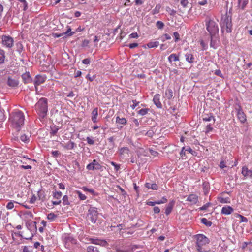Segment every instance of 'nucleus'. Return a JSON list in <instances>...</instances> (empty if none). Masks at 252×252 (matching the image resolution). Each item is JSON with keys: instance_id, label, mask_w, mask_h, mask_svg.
<instances>
[{"instance_id": "a878e982", "label": "nucleus", "mask_w": 252, "mask_h": 252, "mask_svg": "<svg viewBox=\"0 0 252 252\" xmlns=\"http://www.w3.org/2000/svg\"><path fill=\"white\" fill-rule=\"evenodd\" d=\"M186 60L189 63L193 62L194 57L192 54L190 53H187L185 54Z\"/></svg>"}, {"instance_id": "ddd939ff", "label": "nucleus", "mask_w": 252, "mask_h": 252, "mask_svg": "<svg viewBox=\"0 0 252 252\" xmlns=\"http://www.w3.org/2000/svg\"><path fill=\"white\" fill-rule=\"evenodd\" d=\"M116 123L118 128L121 129L126 124V120L125 118H120L119 116H117Z\"/></svg>"}, {"instance_id": "473e14b6", "label": "nucleus", "mask_w": 252, "mask_h": 252, "mask_svg": "<svg viewBox=\"0 0 252 252\" xmlns=\"http://www.w3.org/2000/svg\"><path fill=\"white\" fill-rule=\"evenodd\" d=\"M53 197L57 200H61L62 193L61 191H55L53 194Z\"/></svg>"}, {"instance_id": "72a5a7b5", "label": "nucleus", "mask_w": 252, "mask_h": 252, "mask_svg": "<svg viewBox=\"0 0 252 252\" xmlns=\"http://www.w3.org/2000/svg\"><path fill=\"white\" fill-rule=\"evenodd\" d=\"M57 217V216L53 213H49L47 215V219L50 221H54Z\"/></svg>"}, {"instance_id": "4468645a", "label": "nucleus", "mask_w": 252, "mask_h": 252, "mask_svg": "<svg viewBox=\"0 0 252 252\" xmlns=\"http://www.w3.org/2000/svg\"><path fill=\"white\" fill-rule=\"evenodd\" d=\"M89 241L91 243L96 245H99L102 246H107L108 245V243L106 241L103 240H99L95 238H90Z\"/></svg>"}, {"instance_id": "dca6fc26", "label": "nucleus", "mask_w": 252, "mask_h": 252, "mask_svg": "<svg viewBox=\"0 0 252 252\" xmlns=\"http://www.w3.org/2000/svg\"><path fill=\"white\" fill-rule=\"evenodd\" d=\"M234 211V209L232 207L230 206H225L222 207L221 214L224 215H229L231 214Z\"/></svg>"}, {"instance_id": "4c0bfd02", "label": "nucleus", "mask_w": 252, "mask_h": 252, "mask_svg": "<svg viewBox=\"0 0 252 252\" xmlns=\"http://www.w3.org/2000/svg\"><path fill=\"white\" fill-rule=\"evenodd\" d=\"M24 215L25 216V217L27 219H32V218H33V214L32 213L30 212V211H26L24 213Z\"/></svg>"}, {"instance_id": "3c124183", "label": "nucleus", "mask_w": 252, "mask_h": 252, "mask_svg": "<svg viewBox=\"0 0 252 252\" xmlns=\"http://www.w3.org/2000/svg\"><path fill=\"white\" fill-rule=\"evenodd\" d=\"M238 215L241 218L240 222H247L248 221V220L246 217H244L243 216L240 214H238Z\"/></svg>"}, {"instance_id": "5701e85b", "label": "nucleus", "mask_w": 252, "mask_h": 252, "mask_svg": "<svg viewBox=\"0 0 252 252\" xmlns=\"http://www.w3.org/2000/svg\"><path fill=\"white\" fill-rule=\"evenodd\" d=\"M203 189L204 190V194L206 195L208 193L210 189V184L208 182H204L202 184Z\"/></svg>"}, {"instance_id": "69168bd1", "label": "nucleus", "mask_w": 252, "mask_h": 252, "mask_svg": "<svg viewBox=\"0 0 252 252\" xmlns=\"http://www.w3.org/2000/svg\"><path fill=\"white\" fill-rule=\"evenodd\" d=\"M138 37V35L137 32H133L129 35L130 38H136Z\"/></svg>"}, {"instance_id": "a19ab883", "label": "nucleus", "mask_w": 252, "mask_h": 252, "mask_svg": "<svg viewBox=\"0 0 252 252\" xmlns=\"http://www.w3.org/2000/svg\"><path fill=\"white\" fill-rule=\"evenodd\" d=\"M21 2L23 6V10L26 11L28 8V3L26 0H17Z\"/></svg>"}, {"instance_id": "f8f14e48", "label": "nucleus", "mask_w": 252, "mask_h": 252, "mask_svg": "<svg viewBox=\"0 0 252 252\" xmlns=\"http://www.w3.org/2000/svg\"><path fill=\"white\" fill-rule=\"evenodd\" d=\"M62 146L65 149L71 150L74 149L76 147V144L72 141L69 140L66 143H61Z\"/></svg>"}, {"instance_id": "0eeeda50", "label": "nucleus", "mask_w": 252, "mask_h": 252, "mask_svg": "<svg viewBox=\"0 0 252 252\" xmlns=\"http://www.w3.org/2000/svg\"><path fill=\"white\" fill-rule=\"evenodd\" d=\"M1 43L2 45L7 48H11L14 45L13 38L9 36L3 35L1 36Z\"/></svg>"}, {"instance_id": "2f4dec72", "label": "nucleus", "mask_w": 252, "mask_h": 252, "mask_svg": "<svg viewBox=\"0 0 252 252\" xmlns=\"http://www.w3.org/2000/svg\"><path fill=\"white\" fill-rule=\"evenodd\" d=\"M22 77L25 83H28L31 80V77L29 73H25L23 74Z\"/></svg>"}, {"instance_id": "1a4fd4ad", "label": "nucleus", "mask_w": 252, "mask_h": 252, "mask_svg": "<svg viewBox=\"0 0 252 252\" xmlns=\"http://www.w3.org/2000/svg\"><path fill=\"white\" fill-rule=\"evenodd\" d=\"M47 79L46 75H37L34 81V85L36 91L38 90V86L45 82Z\"/></svg>"}, {"instance_id": "20e7f679", "label": "nucleus", "mask_w": 252, "mask_h": 252, "mask_svg": "<svg viewBox=\"0 0 252 252\" xmlns=\"http://www.w3.org/2000/svg\"><path fill=\"white\" fill-rule=\"evenodd\" d=\"M220 25L222 32H223L225 28L227 33H231L232 30L231 16H229L226 13L224 16H222L221 17Z\"/></svg>"}, {"instance_id": "338daca9", "label": "nucleus", "mask_w": 252, "mask_h": 252, "mask_svg": "<svg viewBox=\"0 0 252 252\" xmlns=\"http://www.w3.org/2000/svg\"><path fill=\"white\" fill-rule=\"evenodd\" d=\"M213 130V127L212 126H211V125L209 124V125H208L207 126H206V131H205V133H208L209 131H211Z\"/></svg>"}, {"instance_id": "cd10ccee", "label": "nucleus", "mask_w": 252, "mask_h": 252, "mask_svg": "<svg viewBox=\"0 0 252 252\" xmlns=\"http://www.w3.org/2000/svg\"><path fill=\"white\" fill-rule=\"evenodd\" d=\"M37 195L39 199L42 201L46 199V195L44 194V192L42 190H40L38 191Z\"/></svg>"}, {"instance_id": "864d4df0", "label": "nucleus", "mask_w": 252, "mask_h": 252, "mask_svg": "<svg viewBox=\"0 0 252 252\" xmlns=\"http://www.w3.org/2000/svg\"><path fill=\"white\" fill-rule=\"evenodd\" d=\"M95 77L96 76L95 75L91 76L90 74H88L86 76V78L91 82L94 81Z\"/></svg>"}, {"instance_id": "c756f323", "label": "nucleus", "mask_w": 252, "mask_h": 252, "mask_svg": "<svg viewBox=\"0 0 252 252\" xmlns=\"http://www.w3.org/2000/svg\"><path fill=\"white\" fill-rule=\"evenodd\" d=\"M159 45V43L158 41L150 42L147 44V47L149 48L157 47Z\"/></svg>"}, {"instance_id": "774afa93", "label": "nucleus", "mask_w": 252, "mask_h": 252, "mask_svg": "<svg viewBox=\"0 0 252 252\" xmlns=\"http://www.w3.org/2000/svg\"><path fill=\"white\" fill-rule=\"evenodd\" d=\"M86 140H87V143L90 145H93L94 143V140L91 139L89 137H87Z\"/></svg>"}, {"instance_id": "49530a36", "label": "nucleus", "mask_w": 252, "mask_h": 252, "mask_svg": "<svg viewBox=\"0 0 252 252\" xmlns=\"http://www.w3.org/2000/svg\"><path fill=\"white\" fill-rule=\"evenodd\" d=\"M59 128L56 126H53L51 127V130L50 132V134L52 135H55L58 132Z\"/></svg>"}, {"instance_id": "393cba45", "label": "nucleus", "mask_w": 252, "mask_h": 252, "mask_svg": "<svg viewBox=\"0 0 252 252\" xmlns=\"http://www.w3.org/2000/svg\"><path fill=\"white\" fill-rule=\"evenodd\" d=\"M217 200L219 202L221 203H229L230 202V198L229 197L223 198L219 196L217 197Z\"/></svg>"}, {"instance_id": "79ce46f5", "label": "nucleus", "mask_w": 252, "mask_h": 252, "mask_svg": "<svg viewBox=\"0 0 252 252\" xmlns=\"http://www.w3.org/2000/svg\"><path fill=\"white\" fill-rule=\"evenodd\" d=\"M63 204L64 205H67L69 204L68 201V197L67 195H64L63 198Z\"/></svg>"}, {"instance_id": "a211bd4d", "label": "nucleus", "mask_w": 252, "mask_h": 252, "mask_svg": "<svg viewBox=\"0 0 252 252\" xmlns=\"http://www.w3.org/2000/svg\"><path fill=\"white\" fill-rule=\"evenodd\" d=\"M7 84L10 87H15L18 86V81L17 80L8 77L7 80Z\"/></svg>"}, {"instance_id": "f03ea898", "label": "nucleus", "mask_w": 252, "mask_h": 252, "mask_svg": "<svg viewBox=\"0 0 252 252\" xmlns=\"http://www.w3.org/2000/svg\"><path fill=\"white\" fill-rule=\"evenodd\" d=\"M35 110L40 117L44 118L48 111L47 99L40 98L35 106Z\"/></svg>"}, {"instance_id": "bb28decb", "label": "nucleus", "mask_w": 252, "mask_h": 252, "mask_svg": "<svg viewBox=\"0 0 252 252\" xmlns=\"http://www.w3.org/2000/svg\"><path fill=\"white\" fill-rule=\"evenodd\" d=\"M5 59V51L0 48V64L3 63L4 62Z\"/></svg>"}, {"instance_id": "6e6552de", "label": "nucleus", "mask_w": 252, "mask_h": 252, "mask_svg": "<svg viewBox=\"0 0 252 252\" xmlns=\"http://www.w3.org/2000/svg\"><path fill=\"white\" fill-rule=\"evenodd\" d=\"M235 110L237 112L238 119L241 123H244L246 121V115L243 112L241 105L238 103L236 104Z\"/></svg>"}, {"instance_id": "4d7b16f0", "label": "nucleus", "mask_w": 252, "mask_h": 252, "mask_svg": "<svg viewBox=\"0 0 252 252\" xmlns=\"http://www.w3.org/2000/svg\"><path fill=\"white\" fill-rule=\"evenodd\" d=\"M160 6L159 5H157L155 9L153 10V13L154 14H157L159 12Z\"/></svg>"}, {"instance_id": "f257e3e1", "label": "nucleus", "mask_w": 252, "mask_h": 252, "mask_svg": "<svg viewBox=\"0 0 252 252\" xmlns=\"http://www.w3.org/2000/svg\"><path fill=\"white\" fill-rule=\"evenodd\" d=\"M24 120L23 113L18 110L12 112L9 117V121L13 127L17 131H19L21 126H23Z\"/></svg>"}, {"instance_id": "7c9ffc66", "label": "nucleus", "mask_w": 252, "mask_h": 252, "mask_svg": "<svg viewBox=\"0 0 252 252\" xmlns=\"http://www.w3.org/2000/svg\"><path fill=\"white\" fill-rule=\"evenodd\" d=\"M165 95L166 97L170 99L173 97V91L171 89H168L165 92Z\"/></svg>"}, {"instance_id": "c03bdc74", "label": "nucleus", "mask_w": 252, "mask_h": 252, "mask_svg": "<svg viewBox=\"0 0 252 252\" xmlns=\"http://www.w3.org/2000/svg\"><path fill=\"white\" fill-rule=\"evenodd\" d=\"M129 149L127 147H123L121 148L120 152L121 155L124 154L125 153L128 154Z\"/></svg>"}, {"instance_id": "5fc2aeb1", "label": "nucleus", "mask_w": 252, "mask_h": 252, "mask_svg": "<svg viewBox=\"0 0 252 252\" xmlns=\"http://www.w3.org/2000/svg\"><path fill=\"white\" fill-rule=\"evenodd\" d=\"M5 119V118L4 113L3 111L0 109V122L3 121Z\"/></svg>"}, {"instance_id": "58836bf2", "label": "nucleus", "mask_w": 252, "mask_h": 252, "mask_svg": "<svg viewBox=\"0 0 252 252\" xmlns=\"http://www.w3.org/2000/svg\"><path fill=\"white\" fill-rule=\"evenodd\" d=\"M156 25L158 29H162L164 26V24L160 21H158L156 22Z\"/></svg>"}, {"instance_id": "bf43d9fd", "label": "nucleus", "mask_w": 252, "mask_h": 252, "mask_svg": "<svg viewBox=\"0 0 252 252\" xmlns=\"http://www.w3.org/2000/svg\"><path fill=\"white\" fill-rule=\"evenodd\" d=\"M210 203H207L202 206L201 207L199 208L200 210H206L210 205Z\"/></svg>"}, {"instance_id": "412c9836", "label": "nucleus", "mask_w": 252, "mask_h": 252, "mask_svg": "<svg viewBox=\"0 0 252 252\" xmlns=\"http://www.w3.org/2000/svg\"><path fill=\"white\" fill-rule=\"evenodd\" d=\"M98 116V109L94 108L92 112V120L94 123L97 122V117Z\"/></svg>"}, {"instance_id": "de8ad7c7", "label": "nucleus", "mask_w": 252, "mask_h": 252, "mask_svg": "<svg viewBox=\"0 0 252 252\" xmlns=\"http://www.w3.org/2000/svg\"><path fill=\"white\" fill-rule=\"evenodd\" d=\"M173 35L175 37V42H178L180 40V35H179V33L177 32H175L173 33Z\"/></svg>"}, {"instance_id": "4be33fe9", "label": "nucleus", "mask_w": 252, "mask_h": 252, "mask_svg": "<svg viewBox=\"0 0 252 252\" xmlns=\"http://www.w3.org/2000/svg\"><path fill=\"white\" fill-rule=\"evenodd\" d=\"M169 62L171 63L172 61H179V57L176 54H171L168 58Z\"/></svg>"}, {"instance_id": "f3484780", "label": "nucleus", "mask_w": 252, "mask_h": 252, "mask_svg": "<svg viewBox=\"0 0 252 252\" xmlns=\"http://www.w3.org/2000/svg\"><path fill=\"white\" fill-rule=\"evenodd\" d=\"M175 204V201L173 200L170 201L165 209V213L166 215H169L173 208Z\"/></svg>"}, {"instance_id": "e433bc0d", "label": "nucleus", "mask_w": 252, "mask_h": 252, "mask_svg": "<svg viewBox=\"0 0 252 252\" xmlns=\"http://www.w3.org/2000/svg\"><path fill=\"white\" fill-rule=\"evenodd\" d=\"M149 111V109H148V108H143V109L139 110L138 111V114H140L141 116H144V115H146Z\"/></svg>"}, {"instance_id": "b1692460", "label": "nucleus", "mask_w": 252, "mask_h": 252, "mask_svg": "<svg viewBox=\"0 0 252 252\" xmlns=\"http://www.w3.org/2000/svg\"><path fill=\"white\" fill-rule=\"evenodd\" d=\"M145 186L146 188L151 189L153 190H158V186L156 183L150 184L149 183H146Z\"/></svg>"}, {"instance_id": "e2e57ef3", "label": "nucleus", "mask_w": 252, "mask_h": 252, "mask_svg": "<svg viewBox=\"0 0 252 252\" xmlns=\"http://www.w3.org/2000/svg\"><path fill=\"white\" fill-rule=\"evenodd\" d=\"M248 0H244L243 1L242 5H241V9L242 10H244L245 9V7L246 6V5L248 4Z\"/></svg>"}, {"instance_id": "680f3d73", "label": "nucleus", "mask_w": 252, "mask_h": 252, "mask_svg": "<svg viewBox=\"0 0 252 252\" xmlns=\"http://www.w3.org/2000/svg\"><path fill=\"white\" fill-rule=\"evenodd\" d=\"M36 197L35 196V195H33L32 196V197L30 198V200L29 201V202L31 204H33L35 203V202L36 201Z\"/></svg>"}, {"instance_id": "6ab92c4d", "label": "nucleus", "mask_w": 252, "mask_h": 252, "mask_svg": "<svg viewBox=\"0 0 252 252\" xmlns=\"http://www.w3.org/2000/svg\"><path fill=\"white\" fill-rule=\"evenodd\" d=\"M242 174L245 176H252V170H249L246 166H243L242 170Z\"/></svg>"}, {"instance_id": "a18cd8bd", "label": "nucleus", "mask_w": 252, "mask_h": 252, "mask_svg": "<svg viewBox=\"0 0 252 252\" xmlns=\"http://www.w3.org/2000/svg\"><path fill=\"white\" fill-rule=\"evenodd\" d=\"M166 11H168L170 15L174 16L176 13V11L174 9H171L170 7H167L166 8Z\"/></svg>"}, {"instance_id": "09e8293b", "label": "nucleus", "mask_w": 252, "mask_h": 252, "mask_svg": "<svg viewBox=\"0 0 252 252\" xmlns=\"http://www.w3.org/2000/svg\"><path fill=\"white\" fill-rule=\"evenodd\" d=\"M20 139L23 142H26L28 141L29 138H28V136L26 135L25 134H23L21 135Z\"/></svg>"}, {"instance_id": "37998d69", "label": "nucleus", "mask_w": 252, "mask_h": 252, "mask_svg": "<svg viewBox=\"0 0 252 252\" xmlns=\"http://www.w3.org/2000/svg\"><path fill=\"white\" fill-rule=\"evenodd\" d=\"M97 248L93 246H88L87 249L88 252H95Z\"/></svg>"}, {"instance_id": "c9c22d12", "label": "nucleus", "mask_w": 252, "mask_h": 252, "mask_svg": "<svg viewBox=\"0 0 252 252\" xmlns=\"http://www.w3.org/2000/svg\"><path fill=\"white\" fill-rule=\"evenodd\" d=\"M203 120L205 122L211 121L212 120L213 124H214L215 122V119L213 115H210V116L208 117H203Z\"/></svg>"}, {"instance_id": "0e129e2a", "label": "nucleus", "mask_w": 252, "mask_h": 252, "mask_svg": "<svg viewBox=\"0 0 252 252\" xmlns=\"http://www.w3.org/2000/svg\"><path fill=\"white\" fill-rule=\"evenodd\" d=\"M132 102L133 103V104L132 105H131V107L132 109H134L139 103V102H137L136 100H133Z\"/></svg>"}, {"instance_id": "c85d7f7f", "label": "nucleus", "mask_w": 252, "mask_h": 252, "mask_svg": "<svg viewBox=\"0 0 252 252\" xmlns=\"http://www.w3.org/2000/svg\"><path fill=\"white\" fill-rule=\"evenodd\" d=\"M201 222L207 227H210L212 225V222L205 218H203L201 219Z\"/></svg>"}, {"instance_id": "aec40b11", "label": "nucleus", "mask_w": 252, "mask_h": 252, "mask_svg": "<svg viewBox=\"0 0 252 252\" xmlns=\"http://www.w3.org/2000/svg\"><path fill=\"white\" fill-rule=\"evenodd\" d=\"M187 200L192 204H195L198 201V197L195 194H190L188 197Z\"/></svg>"}, {"instance_id": "2eb2a0df", "label": "nucleus", "mask_w": 252, "mask_h": 252, "mask_svg": "<svg viewBox=\"0 0 252 252\" xmlns=\"http://www.w3.org/2000/svg\"><path fill=\"white\" fill-rule=\"evenodd\" d=\"M160 95L158 94H157L155 95L153 98V101L154 104L158 108H162V104L160 101Z\"/></svg>"}, {"instance_id": "8fccbe9b", "label": "nucleus", "mask_w": 252, "mask_h": 252, "mask_svg": "<svg viewBox=\"0 0 252 252\" xmlns=\"http://www.w3.org/2000/svg\"><path fill=\"white\" fill-rule=\"evenodd\" d=\"M111 165L114 166V169L116 171H118L120 168V164H118L114 162L111 161Z\"/></svg>"}, {"instance_id": "7ed1b4c3", "label": "nucleus", "mask_w": 252, "mask_h": 252, "mask_svg": "<svg viewBox=\"0 0 252 252\" xmlns=\"http://www.w3.org/2000/svg\"><path fill=\"white\" fill-rule=\"evenodd\" d=\"M196 238V248L198 252H209V250H207L204 248L205 246L209 243V239L203 234H199L195 235Z\"/></svg>"}, {"instance_id": "f704fd0d", "label": "nucleus", "mask_w": 252, "mask_h": 252, "mask_svg": "<svg viewBox=\"0 0 252 252\" xmlns=\"http://www.w3.org/2000/svg\"><path fill=\"white\" fill-rule=\"evenodd\" d=\"M75 192L78 195L81 200H85L86 199V196L82 194L79 190H75Z\"/></svg>"}, {"instance_id": "9b49d317", "label": "nucleus", "mask_w": 252, "mask_h": 252, "mask_svg": "<svg viewBox=\"0 0 252 252\" xmlns=\"http://www.w3.org/2000/svg\"><path fill=\"white\" fill-rule=\"evenodd\" d=\"M210 47L216 49L219 46L220 43V40L216 37V35H210Z\"/></svg>"}, {"instance_id": "ea45409f", "label": "nucleus", "mask_w": 252, "mask_h": 252, "mask_svg": "<svg viewBox=\"0 0 252 252\" xmlns=\"http://www.w3.org/2000/svg\"><path fill=\"white\" fill-rule=\"evenodd\" d=\"M23 252H33L32 247L29 246H25L23 249Z\"/></svg>"}, {"instance_id": "39448f33", "label": "nucleus", "mask_w": 252, "mask_h": 252, "mask_svg": "<svg viewBox=\"0 0 252 252\" xmlns=\"http://www.w3.org/2000/svg\"><path fill=\"white\" fill-rule=\"evenodd\" d=\"M206 29L209 32L210 35H216L219 32V28L217 24L210 18H207L205 20Z\"/></svg>"}, {"instance_id": "052dcab7", "label": "nucleus", "mask_w": 252, "mask_h": 252, "mask_svg": "<svg viewBox=\"0 0 252 252\" xmlns=\"http://www.w3.org/2000/svg\"><path fill=\"white\" fill-rule=\"evenodd\" d=\"M66 242H70L73 244L76 243V240L71 237H68L66 238Z\"/></svg>"}, {"instance_id": "603ef678", "label": "nucleus", "mask_w": 252, "mask_h": 252, "mask_svg": "<svg viewBox=\"0 0 252 252\" xmlns=\"http://www.w3.org/2000/svg\"><path fill=\"white\" fill-rule=\"evenodd\" d=\"M82 189L85 191H88L93 194L94 193V189H88L86 187H83Z\"/></svg>"}, {"instance_id": "13d9d810", "label": "nucleus", "mask_w": 252, "mask_h": 252, "mask_svg": "<svg viewBox=\"0 0 252 252\" xmlns=\"http://www.w3.org/2000/svg\"><path fill=\"white\" fill-rule=\"evenodd\" d=\"M167 201V198L165 197H163L160 200L157 201V204L164 203H166Z\"/></svg>"}, {"instance_id": "423d86ee", "label": "nucleus", "mask_w": 252, "mask_h": 252, "mask_svg": "<svg viewBox=\"0 0 252 252\" xmlns=\"http://www.w3.org/2000/svg\"><path fill=\"white\" fill-rule=\"evenodd\" d=\"M98 211L95 207H91L88 210V220L92 223H95L98 218Z\"/></svg>"}, {"instance_id": "9d476101", "label": "nucleus", "mask_w": 252, "mask_h": 252, "mask_svg": "<svg viewBox=\"0 0 252 252\" xmlns=\"http://www.w3.org/2000/svg\"><path fill=\"white\" fill-rule=\"evenodd\" d=\"M101 167L100 164L95 159H94L91 163L87 166V169L89 170H99Z\"/></svg>"}, {"instance_id": "6e6d98bb", "label": "nucleus", "mask_w": 252, "mask_h": 252, "mask_svg": "<svg viewBox=\"0 0 252 252\" xmlns=\"http://www.w3.org/2000/svg\"><path fill=\"white\" fill-rule=\"evenodd\" d=\"M6 208L8 210L12 209L14 208V203L12 201L8 202L6 205Z\"/></svg>"}]
</instances>
